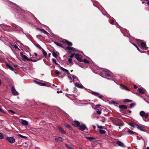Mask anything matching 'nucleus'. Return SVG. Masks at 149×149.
<instances>
[{"instance_id":"nucleus-1","label":"nucleus","mask_w":149,"mask_h":149,"mask_svg":"<svg viewBox=\"0 0 149 149\" xmlns=\"http://www.w3.org/2000/svg\"><path fill=\"white\" fill-rule=\"evenodd\" d=\"M109 120L115 125L118 126L123 125V122L120 119L115 118L114 117H110Z\"/></svg>"},{"instance_id":"nucleus-2","label":"nucleus","mask_w":149,"mask_h":149,"mask_svg":"<svg viewBox=\"0 0 149 149\" xmlns=\"http://www.w3.org/2000/svg\"><path fill=\"white\" fill-rule=\"evenodd\" d=\"M65 49L66 50H67V52H70V53H72L73 52L76 51L75 49L72 47L70 46L67 47Z\"/></svg>"},{"instance_id":"nucleus-3","label":"nucleus","mask_w":149,"mask_h":149,"mask_svg":"<svg viewBox=\"0 0 149 149\" xmlns=\"http://www.w3.org/2000/svg\"><path fill=\"white\" fill-rule=\"evenodd\" d=\"M6 139L9 142L11 143H13L15 141V139L12 137H6Z\"/></svg>"},{"instance_id":"nucleus-4","label":"nucleus","mask_w":149,"mask_h":149,"mask_svg":"<svg viewBox=\"0 0 149 149\" xmlns=\"http://www.w3.org/2000/svg\"><path fill=\"white\" fill-rule=\"evenodd\" d=\"M135 127H136L138 129L142 131H145V129L144 127L139 125L138 124H136L135 125Z\"/></svg>"},{"instance_id":"nucleus-5","label":"nucleus","mask_w":149,"mask_h":149,"mask_svg":"<svg viewBox=\"0 0 149 149\" xmlns=\"http://www.w3.org/2000/svg\"><path fill=\"white\" fill-rule=\"evenodd\" d=\"M103 73H104L107 77H110L111 76V72L108 71L106 69H104L103 70Z\"/></svg>"},{"instance_id":"nucleus-6","label":"nucleus","mask_w":149,"mask_h":149,"mask_svg":"<svg viewBox=\"0 0 149 149\" xmlns=\"http://www.w3.org/2000/svg\"><path fill=\"white\" fill-rule=\"evenodd\" d=\"M75 57L78 61L82 62L83 61L81 58V55L78 54H77L75 55Z\"/></svg>"},{"instance_id":"nucleus-7","label":"nucleus","mask_w":149,"mask_h":149,"mask_svg":"<svg viewBox=\"0 0 149 149\" xmlns=\"http://www.w3.org/2000/svg\"><path fill=\"white\" fill-rule=\"evenodd\" d=\"M12 93L14 95H18V92L16 91L14 87L12 86L11 89Z\"/></svg>"},{"instance_id":"nucleus-8","label":"nucleus","mask_w":149,"mask_h":149,"mask_svg":"<svg viewBox=\"0 0 149 149\" xmlns=\"http://www.w3.org/2000/svg\"><path fill=\"white\" fill-rule=\"evenodd\" d=\"M72 124L76 127L80 126V123L77 120H75L72 122Z\"/></svg>"},{"instance_id":"nucleus-9","label":"nucleus","mask_w":149,"mask_h":149,"mask_svg":"<svg viewBox=\"0 0 149 149\" xmlns=\"http://www.w3.org/2000/svg\"><path fill=\"white\" fill-rule=\"evenodd\" d=\"M92 93L93 94L98 97L100 98L101 99L102 97V95L100 94L99 93L96 92L92 91Z\"/></svg>"},{"instance_id":"nucleus-10","label":"nucleus","mask_w":149,"mask_h":149,"mask_svg":"<svg viewBox=\"0 0 149 149\" xmlns=\"http://www.w3.org/2000/svg\"><path fill=\"white\" fill-rule=\"evenodd\" d=\"M20 54L22 58L23 61H25V60L28 61V59L29 58H28V57L26 55H23L22 52L20 53Z\"/></svg>"},{"instance_id":"nucleus-11","label":"nucleus","mask_w":149,"mask_h":149,"mask_svg":"<svg viewBox=\"0 0 149 149\" xmlns=\"http://www.w3.org/2000/svg\"><path fill=\"white\" fill-rule=\"evenodd\" d=\"M79 129L82 131H84L86 128V126L84 124L81 125H80V126H79Z\"/></svg>"},{"instance_id":"nucleus-12","label":"nucleus","mask_w":149,"mask_h":149,"mask_svg":"<svg viewBox=\"0 0 149 149\" xmlns=\"http://www.w3.org/2000/svg\"><path fill=\"white\" fill-rule=\"evenodd\" d=\"M55 140L58 142H62L63 141V139L60 137H57L55 138Z\"/></svg>"},{"instance_id":"nucleus-13","label":"nucleus","mask_w":149,"mask_h":149,"mask_svg":"<svg viewBox=\"0 0 149 149\" xmlns=\"http://www.w3.org/2000/svg\"><path fill=\"white\" fill-rule=\"evenodd\" d=\"M21 123L24 125H28V122L26 120L21 119Z\"/></svg>"},{"instance_id":"nucleus-14","label":"nucleus","mask_w":149,"mask_h":149,"mask_svg":"<svg viewBox=\"0 0 149 149\" xmlns=\"http://www.w3.org/2000/svg\"><path fill=\"white\" fill-rule=\"evenodd\" d=\"M138 91L140 93L143 94L144 93L145 90L143 88H139L138 89Z\"/></svg>"},{"instance_id":"nucleus-15","label":"nucleus","mask_w":149,"mask_h":149,"mask_svg":"<svg viewBox=\"0 0 149 149\" xmlns=\"http://www.w3.org/2000/svg\"><path fill=\"white\" fill-rule=\"evenodd\" d=\"M116 143L120 146H121L123 147H125V146L124 143L120 141H117Z\"/></svg>"},{"instance_id":"nucleus-16","label":"nucleus","mask_w":149,"mask_h":149,"mask_svg":"<svg viewBox=\"0 0 149 149\" xmlns=\"http://www.w3.org/2000/svg\"><path fill=\"white\" fill-rule=\"evenodd\" d=\"M37 29L40 30L41 32H42L43 33L45 34H46L47 35H48L49 34V33L47 31H46L45 30L43 29L38 28H37Z\"/></svg>"},{"instance_id":"nucleus-17","label":"nucleus","mask_w":149,"mask_h":149,"mask_svg":"<svg viewBox=\"0 0 149 149\" xmlns=\"http://www.w3.org/2000/svg\"><path fill=\"white\" fill-rule=\"evenodd\" d=\"M120 86L121 87V88L125 90L128 91H130L129 89L125 85L120 84Z\"/></svg>"},{"instance_id":"nucleus-18","label":"nucleus","mask_w":149,"mask_h":149,"mask_svg":"<svg viewBox=\"0 0 149 149\" xmlns=\"http://www.w3.org/2000/svg\"><path fill=\"white\" fill-rule=\"evenodd\" d=\"M75 85L76 86L80 88H83L84 87L81 85L79 84L76 83L75 84Z\"/></svg>"},{"instance_id":"nucleus-19","label":"nucleus","mask_w":149,"mask_h":149,"mask_svg":"<svg viewBox=\"0 0 149 149\" xmlns=\"http://www.w3.org/2000/svg\"><path fill=\"white\" fill-rule=\"evenodd\" d=\"M64 125L65 127L68 128L70 130H71L72 129V127L69 124H68L65 123Z\"/></svg>"},{"instance_id":"nucleus-20","label":"nucleus","mask_w":149,"mask_h":149,"mask_svg":"<svg viewBox=\"0 0 149 149\" xmlns=\"http://www.w3.org/2000/svg\"><path fill=\"white\" fill-rule=\"evenodd\" d=\"M62 42L66 43L69 46H72V42H70L66 40L64 41H63Z\"/></svg>"},{"instance_id":"nucleus-21","label":"nucleus","mask_w":149,"mask_h":149,"mask_svg":"<svg viewBox=\"0 0 149 149\" xmlns=\"http://www.w3.org/2000/svg\"><path fill=\"white\" fill-rule=\"evenodd\" d=\"M141 45L142 47H143V48H146V49H147L148 48V47H146V43L142 42H141Z\"/></svg>"},{"instance_id":"nucleus-22","label":"nucleus","mask_w":149,"mask_h":149,"mask_svg":"<svg viewBox=\"0 0 149 149\" xmlns=\"http://www.w3.org/2000/svg\"><path fill=\"white\" fill-rule=\"evenodd\" d=\"M127 131L128 133L130 134H134L136 135L137 134L136 132H133L130 129H128Z\"/></svg>"},{"instance_id":"nucleus-23","label":"nucleus","mask_w":149,"mask_h":149,"mask_svg":"<svg viewBox=\"0 0 149 149\" xmlns=\"http://www.w3.org/2000/svg\"><path fill=\"white\" fill-rule=\"evenodd\" d=\"M119 107L120 109H126L127 108V107L124 105H119Z\"/></svg>"},{"instance_id":"nucleus-24","label":"nucleus","mask_w":149,"mask_h":149,"mask_svg":"<svg viewBox=\"0 0 149 149\" xmlns=\"http://www.w3.org/2000/svg\"><path fill=\"white\" fill-rule=\"evenodd\" d=\"M8 68L12 71H14V69L10 65L8 64L7 63L6 64Z\"/></svg>"},{"instance_id":"nucleus-25","label":"nucleus","mask_w":149,"mask_h":149,"mask_svg":"<svg viewBox=\"0 0 149 149\" xmlns=\"http://www.w3.org/2000/svg\"><path fill=\"white\" fill-rule=\"evenodd\" d=\"M146 113L144 111H142L140 112L139 114L141 116L143 117Z\"/></svg>"},{"instance_id":"nucleus-26","label":"nucleus","mask_w":149,"mask_h":149,"mask_svg":"<svg viewBox=\"0 0 149 149\" xmlns=\"http://www.w3.org/2000/svg\"><path fill=\"white\" fill-rule=\"evenodd\" d=\"M60 68L62 71L66 72L67 74H70L69 71L68 70L62 67H61Z\"/></svg>"},{"instance_id":"nucleus-27","label":"nucleus","mask_w":149,"mask_h":149,"mask_svg":"<svg viewBox=\"0 0 149 149\" xmlns=\"http://www.w3.org/2000/svg\"><path fill=\"white\" fill-rule=\"evenodd\" d=\"M58 128L60 131L63 134H65L66 133L65 131L61 127H58Z\"/></svg>"},{"instance_id":"nucleus-28","label":"nucleus","mask_w":149,"mask_h":149,"mask_svg":"<svg viewBox=\"0 0 149 149\" xmlns=\"http://www.w3.org/2000/svg\"><path fill=\"white\" fill-rule=\"evenodd\" d=\"M42 51L44 56L46 58L47 55V52L43 49H42Z\"/></svg>"},{"instance_id":"nucleus-29","label":"nucleus","mask_w":149,"mask_h":149,"mask_svg":"<svg viewBox=\"0 0 149 149\" xmlns=\"http://www.w3.org/2000/svg\"><path fill=\"white\" fill-rule=\"evenodd\" d=\"M54 43L56 44L59 47H62L64 48L63 46L62 45V44L61 43H59L57 42H54Z\"/></svg>"},{"instance_id":"nucleus-30","label":"nucleus","mask_w":149,"mask_h":149,"mask_svg":"<svg viewBox=\"0 0 149 149\" xmlns=\"http://www.w3.org/2000/svg\"><path fill=\"white\" fill-rule=\"evenodd\" d=\"M17 136H19L21 138H23L25 139H26L27 138L26 136H23L20 134H17Z\"/></svg>"},{"instance_id":"nucleus-31","label":"nucleus","mask_w":149,"mask_h":149,"mask_svg":"<svg viewBox=\"0 0 149 149\" xmlns=\"http://www.w3.org/2000/svg\"><path fill=\"white\" fill-rule=\"evenodd\" d=\"M131 43H132V44H133V45L134 46H135V47H136V48H137V50H138L141 53L143 52H142L140 50V49H139V48L138 47V46H137V45H136L134 43L132 42H131ZM144 52V51L143 52Z\"/></svg>"},{"instance_id":"nucleus-32","label":"nucleus","mask_w":149,"mask_h":149,"mask_svg":"<svg viewBox=\"0 0 149 149\" xmlns=\"http://www.w3.org/2000/svg\"><path fill=\"white\" fill-rule=\"evenodd\" d=\"M52 55L55 58H56L57 57V55L56 53L54 51L53 52H52Z\"/></svg>"},{"instance_id":"nucleus-33","label":"nucleus","mask_w":149,"mask_h":149,"mask_svg":"<svg viewBox=\"0 0 149 149\" xmlns=\"http://www.w3.org/2000/svg\"><path fill=\"white\" fill-rule=\"evenodd\" d=\"M99 131L101 134H104L105 133V131L103 130H100Z\"/></svg>"},{"instance_id":"nucleus-34","label":"nucleus","mask_w":149,"mask_h":149,"mask_svg":"<svg viewBox=\"0 0 149 149\" xmlns=\"http://www.w3.org/2000/svg\"><path fill=\"white\" fill-rule=\"evenodd\" d=\"M14 27H15V31H18V30H20V29L21 28L19 27L18 26H14Z\"/></svg>"},{"instance_id":"nucleus-35","label":"nucleus","mask_w":149,"mask_h":149,"mask_svg":"<svg viewBox=\"0 0 149 149\" xmlns=\"http://www.w3.org/2000/svg\"><path fill=\"white\" fill-rule=\"evenodd\" d=\"M37 83L38 84L40 85V86H45L46 85V84L45 83H40L38 82H37Z\"/></svg>"},{"instance_id":"nucleus-36","label":"nucleus","mask_w":149,"mask_h":149,"mask_svg":"<svg viewBox=\"0 0 149 149\" xmlns=\"http://www.w3.org/2000/svg\"><path fill=\"white\" fill-rule=\"evenodd\" d=\"M72 78H73V80L74 81V80H78V79L77 77L73 75L72 76Z\"/></svg>"},{"instance_id":"nucleus-37","label":"nucleus","mask_w":149,"mask_h":149,"mask_svg":"<svg viewBox=\"0 0 149 149\" xmlns=\"http://www.w3.org/2000/svg\"><path fill=\"white\" fill-rule=\"evenodd\" d=\"M124 102H132V100H130L129 99H125L123 101Z\"/></svg>"},{"instance_id":"nucleus-38","label":"nucleus","mask_w":149,"mask_h":149,"mask_svg":"<svg viewBox=\"0 0 149 149\" xmlns=\"http://www.w3.org/2000/svg\"><path fill=\"white\" fill-rule=\"evenodd\" d=\"M65 146L68 149H74L73 148L70 146L68 144H66L65 145Z\"/></svg>"},{"instance_id":"nucleus-39","label":"nucleus","mask_w":149,"mask_h":149,"mask_svg":"<svg viewBox=\"0 0 149 149\" xmlns=\"http://www.w3.org/2000/svg\"><path fill=\"white\" fill-rule=\"evenodd\" d=\"M52 62L54 63L55 64H56V65H58V64L56 63V60L55 59L53 58L52 59Z\"/></svg>"},{"instance_id":"nucleus-40","label":"nucleus","mask_w":149,"mask_h":149,"mask_svg":"<svg viewBox=\"0 0 149 149\" xmlns=\"http://www.w3.org/2000/svg\"><path fill=\"white\" fill-rule=\"evenodd\" d=\"M4 138V136L3 134L1 133H0V139H2Z\"/></svg>"},{"instance_id":"nucleus-41","label":"nucleus","mask_w":149,"mask_h":149,"mask_svg":"<svg viewBox=\"0 0 149 149\" xmlns=\"http://www.w3.org/2000/svg\"><path fill=\"white\" fill-rule=\"evenodd\" d=\"M82 61L84 62L85 63L87 64H88L89 63V62L86 59H84V61Z\"/></svg>"},{"instance_id":"nucleus-42","label":"nucleus","mask_w":149,"mask_h":149,"mask_svg":"<svg viewBox=\"0 0 149 149\" xmlns=\"http://www.w3.org/2000/svg\"><path fill=\"white\" fill-rule=\"evenodd\" d=\"M36 46L37 48H39V49H42V48L39 45V44H37V45H36Z\"/></svg>"},{"instance_id":"nucleus-43","label":"nucleus","mask_w":149,"mask_h":149,"mask_svg":"<svg viewBox=\"0 0 149 149\" xmlns=\"http://www.w3.org/2000/svg\"><path fill=\"white\" fill-rule=\"evenodd\" d=\"M56 73L57 75H59L61 74V73L58 70H56Z\"/></svg>"},{"instance_id":"nucleus-44","label":"nucleus","mask_w":149,"mask_h":149,"mask_svg":"<svg viewBox=\"0 0 149 149\" xmlns=\"http://www.w3.org/2000/svg\"><path fill=\"white\" fill-rule=\"evenodd\" d=\"M86 138L89 139L90 141H92L93 139H94V138L91 137H87Z\"/></svg>"},{"instance_id":"nucleus-45","label":"nucleus","mask_w":149,"mask_h":149,"mask_svg":"<svg viewBox=\"0 0 149 149\" xmlns=\"http://www.w3.org/2000/svg\"><path fill=\"white\" fill-rule=\"evenodd\" d=\"M96 113L99 115H100L101 113V110H97L96 111Z\"/></svg>"},{"instance_id":"nucleus-46","label":"nucleus","mask_w":149,"mask_h":149,"mask_svg":"<svg viewBox=\"0 0 149 149\" xmlns=\"http://www.w3.org/2000/svg\"><path fill=\"white\" fill-rule=\"evenodd\" d=\"M28 61H32V62H36L37 61V60H32L31 59H28Z\"/></svg>"},{"instance_id":"nucleus-47","label":"nucleus","mask_w":149,"mask_h":149,"mask_svg":"<svg viewBox=\"0 0 149 149\" xmlns=\"http://www.w3.org/2000/svg\"><path fill=\"white\" fill-rule=\"evenodd\" d=\"M97 127L99 129H102L103 128V126H100L99 125H97Z\"/></svg>"},{"instance_id":"nucleus-48","label":"nucleus","mask_w":149,"mask_h":149,"mask_svg":"<svg viewBox=\"0 0 149 149\" xmlns=\"http://www.w3.org/2000/svg\"><path fill=\"white\" fill-rule=\"evenodd\" d=\"M68 61L70 64H71L72 62V58H69L68 60Z\"/></svg>"},{"instance_id":"nucleus-49","label":"nucleus","mask_w":149,"mask_h":149,"mask_svg":"<svg viewBox=\"0 0 149 149\" xmlns=\"http://www.w3.org/2000/svg\"><path fill=\"white\" fill-rule=\"evenodd\" d=\"M101 121L102 123H104L105 122V118H103L101 120Z\"/></svg>"},{"instance_id":"nucleus-50","label":"nucleus","mask_w":149,"mask_h":149,"mask_svg":"<svg viewBox=\"0 0 149 149\" xmlns=\"http://www.w3.org/2000/svg\"><path fill=\"white\" fill-rule=\"evenodd\" d=\"M75 54V53L72 54L70 56V58H71L73 57L74 56Z\"/></svg>"},{"instance_id":"nucleus-51","label":"nucleus","mask_w":149,"mask_h":149,"mask_svg":"<svg viewBox=\"0 0 149 149\" xmlns=\"http://www.w3.org/2000/svg\"><path fill=\"white\" fill-rule=\"evenodd\" d=\"M135 105V104L134 103H132L130 104V107H132Z\"/></svg>"},{"instance_id":"nucleus-52","label":"nucleus","mask_w":149,"mask_h":149,"mask_svg":"<svg viewBox=\"0 0 149 149\" xmlns=\"http://www.w3.org/2000/svg\"><path fill=\"white\" fill-rule=\"evenodd\" d=\"M148 116V115L147 113H146L144 117L145 118H146Z\"/></svg>"},{"instance_id":"nucleus-53","label":"nucleus","mask_w":149,"mask_h":149,"mask_svg":"<svg viewBox=\"0 0 149 149\" xmlns=\"http://www.w3.org/2000/svg\"><path fill=\"white\" fill-rule=\"evenodd\" d=\"M9 111H10V112H11L12 113H15V111H14L12 110H10Z\"/></svg>"},{"instance_id":"nucleus-54","label":"nucleus","mask_w":149,"mask_h":149,"mask_svg":"<svg viewBox=\"0 0 149 149\" xmlns=\"http://www.w3.org/2000/svg\"><path fill=\"white\" fill-rule=\"evenodd\" d=\"M114 22V20H112L111 22H110V23L111 24H113V22Z\"/></svg>"},{"instance_id":"nucleus-55","label":"nucleus","mask_w":149,"mask_h":149,"mask_svg":"<svg viewBox=\"0 0 149 149\" xmlns=\"http://www.w3.org/2000/svg\"><path fill=\"white\" fill-rule=\"evenodd\" d=\"M0 111L2 113L4 112V111L2 109H1V108H0Z\"/></svg>"},{"instance_id":"nucleus-56","label":"nucleus","mask_w":149,"mask_h":149,"mask_svg":"<svg viewBox=\"0 0 149 149\" xmlns=\"http://www.w3.org/2000/svg\"><path fill=\"white\" fill-rule=\"evenodd\" d=\"M57 93H62V91H57Z\"/></svg>"},{"instance_id":"nucleus-57","label":"nucleus","mask_w":149,"mask_h":149,"mask_svg":"<svg viewBox=\"0 0 149 149\" xmlns=\"http://www.w3.org/2000/svg\"><path fill=\"white\" fill-rule=\"evenodd\" d=\"M68 78H69V79L70 80H72V78H71V77H70V76H68Z\"/></svg>"},{"instance_id":"nucleus-58","label":"nucleus","mask_w":149,"mask_h":149,"mask_svg":"<svg viewBox=\"0 0 149 149\" xmlns=\"http://www.w3.org/2000/svg\"><path fill=\"white\" fill-rule=\"evenodd\" d=\"M134 88H135V89H136V88H137V86L136 85H134Z\"/></svg>"},{"instance_id":"nucleus-59","label":"nucleus","mask_w":149,"mask_h":149,"mask_svg":"<svg viewBox=\"0 0 149 149\" xmlns=\"http://www.w3.org/2000/svg\"><path fill=\"white\" fill-rule=\"evenodd\" d=\"M93 127L94 129H95L96 128V127L95 125H93Z\"/></svg>"},{"instance_id":"nucleus-60","label":"nucleus","mask_w":149,"mask_h":149,"mask_svg":"<svg viewBox=\"0 0 149 149\" xmlns=\"http://www.w3.org/2000/svg\"><path fill=\"white\" fill-rule=\"evenodd\" d=\"M34 54L36 56H37V54L36 53H34Z\"/></svg>"},{"instance_id":"nucleus-61","label":"nucleus","mask_w":149,"mask_h":149,"mask_svg":"<svg viewBox=\"0 0 149 149\" xmlns=\"http://www.w3.org/2000/svg\"><path fill=\"white\" fill-rule=\"evenodd\" d=\"M51 55V53H49V54H48V56H49V57H50V55Z\"/></svg>"},{"instance_id":"nucleus-62","label":"nucleus","mask_w":149,"mask_h":149,"mask_svg":"<svg viewBox=\"0 0 149 149\" xmlns=\"http://www.w3.org/2000/svg\"><path fill=\"white\" fill-rule=\"evenodd\" d=\"M36 37L37 38H39V37H40V36L39 35H37L36 36Z\"/></svg>"},{"instance_id":"nucleus-63","label":"nucleus","mask_w":149,"mask_h":149,"mask_svg":"<svg viewBox=\"0 0 149 149\" xmlns=\"http://www.w3.org/2000/svg\"><path fill=\"white\" fill-rule=\"evenodd\" d=\"M15 48H18V47H17V46H16V45H15Z\"/></svg>"},{"instance_id":"nucleus-64","label":"nucleus","mask_w":149,"mask_h":149,"mask_svg":"<svg viewBox=\"0 0 149 149\" xmlns=\"http://www.w3.org/2000/svg\"><path fill=\"white\" fill-rule=\"evenodd\" d=\"M147 5L148 6H149V1H148L147 3Z\"/></svg>"}]
</instances>
